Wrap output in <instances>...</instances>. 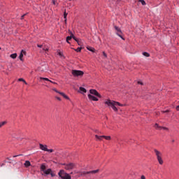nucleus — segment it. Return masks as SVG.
I'll use <instances>...</instances> for the list:
<instances>
[{"instance_id": "nucleus-37", "label": "nucleus", "mask_w": 179, "mask_h": 179, "mask_svg": "<svg viewBox=\"0 0 179 179\" xmlns=\"http://www.w3.org/2000/svg\"><path fill=\"white\" fill-rule=\"evenodd\" d=\"M53 90H54V92H55L56 93H61V92H59V91H57V89H53Z\"/></svg>"}, {"instance_id": "nucleus-40", "label": "nucleus", "mask_w": 179, "mask_h": 179, "mask_svg": "<svg viewBox=\"0 0 179 179\" xmlns=\"http://www.w3.org/2000/svg\"><path fill=\"white\" fill-rule=\"evenodd\" d=\"M50 83H53V85H57V83H55V82H53L52 80H50Z\"/></svg>"}, {"instance_id": "nucleus-25", "label": "nucleus", "mask_w": 179, "mask_h": 179, "mask_svg": "<svg viewBox=\"0 0 179 179\" xmlns=\"http://www.w3.org/2000/svg\"><path fill=\"white\" fill-rule=\"evenodd\" d=\"M143 55H144V57H150V55L146 52H143Z\"/></svg>"}, {"instance_id": "nucleus-29", "label": "nucleus", "mask_w": 179, "mask_h": 179, "mask_svg": "<svg viewBox=\"0 0 179 179\" xmlns=\"http://www.w3.org/2000/svg\"><path fill=\"white\" fill-rule=\"evenodd\" d=\"M139 2H141L142 5H146V2L144 0H139Z\"/></svg>"}, {"instance_id": "nucleus-17", "label": "nucleus", "mask_w": 179, "mask_h": 179, "mask_svg": "<svg viewBox=\"0 0 179 179\" xmlns=\"http://www.w3.org/2000/svg\"><path fill=\"white\" fill-rule=\"evenodd\" d=\"M24 165L25 166V167H30V166H31V164L30 163V161H25Z\"/></svg>"}, {"instance_id": "nucleus-8", "label": "nucleus", "mask_w": 179, "mask_h": 179, "mask_svg": "<svg viewBox=\"0 0 179 179\" xmlns=\"http://www.w3.org/2000/svg\"><path fill=\"white\" fill-rule=\"evenodd\" d=\"M90 94H94V96H96V97L101 98V95L96 90H90Z\"/></svg>"}, {"instance_id": "nucleus-50", "label": "nucleus", "mask_w": 179, "mask_h": 179, "mask_svg": "<svg viewBox=\"0 0 179 179\" xmlns=\"http://www.w3.org/2000/svg\"><path fill=\"white\" fill-rule=\"evenodd\" d=\"M65 24H66V18L64 20Z\"/></svg>"}, {"instance_id": "nucleus-44", "label": "nucleus", "mask_w": 179, "mask_h": 179, "mask_svg": "<svg viewBox=\"0 0 179 179\" xmlns=\"http://www.w3.org/2000/svg\"><path fill=\"white\" fill-rule=\"evenodd\" d=\"M141 179H146V178L145 177V176H141Z\"/></svg>"}, {"instance_id": "nucleus-20", "label": "nucleus", "mask_w": 179, "mask_h": 179, "mask_svg": "<svg viewBox=\"0 0 179 179\" xmlns=\"http://www.w3.org/2000/svg\"><path fill=\"white\" fill-rule=\"evenodd\" d=\"M46 167H45V164H43L41 166V171H45Z\"/></svg>"}, {"instance_id": "nucleus-32", "label": "nucleus", "mask_w": 179, "mask_h": 179, "mask_svg": "<svg viewBox=\"0 0 179 179\" xmlns=\"http://www.w3.org/2000/svg\"><path fill=\"white\" fill-rule=\"evenodd\" d=\"M77 43H78V45H82V41L81 40L77 41Z\"/></svg>"}, {"instance_id": "nucleus-5", "label": "nucleus", "mask_w": 179, "mask_h": 179, "mask_svg": "<svg viewBox=\"0 0 179 179\" xmlns=\"http://www.w3.org/2000/svg\"><path fill=\"white\" fill-rule=\"evenodd\" d=\"M99 169L90 171H83V172H80V176L81 177H85V176H86V174H96V173H99Z\"/></svg>"}, {"instance_id": "nucleus-43", "label": "nucleus", "mask_w": 179, "mask_h": 179, "mask_svg": "<svg viewBox=\"0 0 179 179\" xmlns=\"http://www.w3.org/2000/svg\"><path fill=\"white\" fill-rule=\"evenodd\" d=\"M37 47H38L39 48H41V47H43V45H37Z\"/></svg>"}, {"instance_id": "nucleus-49", "label": "nucleus", "mask_w": 179, "mask_h": 179, "mask_svg": "<svg viewBox=\"0 0 179 179\" xmlns=\"http://www.w3.org/2000/svg\"><path fill=\"white\" fill-rule=\"evenodd\" d=\"M17 156H20V155H14L13 157H17Z\"/></svg>"}, {"instance_id": "nucleus-52", "label": "nucleus", "mask_w": 179, "mask_h": 179, "mask_svg": "<svg viewBox=\"0 0 179 179\" xmlns=\"http://www.w3.org/2000/svg\"><path fill=\"white\" fill-rule=\"evenodd\" d=\"M172 142H174V140H173Z\"/></svg>"}, {"instance_id": "nucleus-34", "label": "nucleus", "mask_w": 179, "mask_h": 179, "mask_svg": "<svg viewBox=\"0 0 179 179\" xmlns=\"http://www.w3.org/2000/svg\"><path fill=\"white\" fill-rule=\"evenodd\" d=\"M46 152H50V153H52V152H54V150L52 149H48V150H46Z\"/></svg>"}, {"instance_id": "nucleus-28", "label": "nucleus", "mask_w": 179, "mask_h": 179, "mask_svg": "<svg viewBox=\"0 0 179 179\" xmlns=\"http://www.w3.org/2000/svg\"><path fill=\"white\" fill-rule=\"evenodd\" d=\"M6 124V122H0V128H2V127H3V125H5Z\"/></svg>"}, {"instance_id": "nucleus-31", "label": "nucleus", "mask_w": 179, "mask_h": 179, "mask_svg": "<svg viewBox=\"0 0 179 179\" xmlns=\"http://www.w3.org/2000/svg\"><path fill=\"white\" fill-rule=\"evenodd\" d=\"M66 16H68V13H66V11H64V19H66Z\"/></svg>"}, {"instance_id": "nucleus-39", "label": "nucleus", "mask_w": 179, "mask_h": 179, "mask_svg": "<svg viewBox=\"0 0 179 179\" xmlns=\"http://www.w3.org/2000/svg\"><path fill=\"white\" fill-rule=\"evenodd\" d=\"M117 106H120V107H122V106H124V105H122V104L120 103L119 102H117Z\"/></svg>"}, {"instance_id": "nucleus-33", "label": "nucleus", "mask_w": 179, "mask_h": 179, "mask_svg": "<svg viewBox=\"0 0 179 179\" xmlns=\"http://www.w3.org/2000/svg\"><path fill=\"white\" fill-rule=\"evenodd\" d=\"M43 50L45 51V52H47V51H48V48H46V47L43 48Z\"/></svg>"}, {"instance_id": "nucleus-1", "label": "nucleus", "mask_w": 179, "mask_h": 179, "mask_svg": "<svg viewBox=\"0 0 179 179\" xmlns=\"http://www.w3.org/2000/svg\"><path fill=\"white\" fill-rule=\"evenodd\" d=\"M105 104H107L108 107H111V108H113V110H114L115 112L118 111V108H117L118 102L108 99L105 102Z\"/></svg>"}, {"instance_id": "nucleus-41", "label": "nucleus", "mask_w": 179, "mask_h": 179, "mask_svg": "<svg viewBox=\"0 0 179 179\" xmlns=\"http://www.w3.org/2000/svg\"><path fill=\"white\" fill-rule=\"evenodd\" d=\"M138 85H143V83H142V82H141V81H138Z\"/></svg>"}, {"instance_id": "nucleus-9", "label": "nucleus", "mask_w": 179, "mask_h": 179, "mask_svg": "<svg viewBox=\"0 0 179 179\" xmlns=\"http://www.w3.org/2000/svg\"><path fill=\"white\" fill-rule=\"evenodd\" d=\"M155 127L156 129H159V131L162 129H164V131H169V128L160 127V126H159V124L157 123L155 124Z\"/></svg>"}, {"instance_id": "nucleus-13", "label": "nucleus", "mask_w": 179, "mask_h": 179, "mask_svg": "<svg viewBox=\"0 0 179 179\" xmlns=\"http://www.w3.org/2000/svg\"><path fill=\"white\" fill-rule=\"evenodd\" d=\"M69 33L71 36L66 37V43H68L69 44H70L69 41L72 40V31H69Z\"/></svg>"}, {"instance_id": "nucleus-53", "label": "nucleus", "mask_w": 179, "mask_h": 179, "mask_svg": "<svg viewBox=\"0 0 179 179\" xmlns=\"http://www.w3.org/2000/svg\"><path fill=\"white\" fill-rule=\"evenodd\" d=\"M69 1H73V0H69Z\"/></svg>"}, {"instance_id": "nucleus-14", "label": "nucleus", "mask_w": 179, "mask_h": 179, "mask_svg": "<svg viewBox=\"0 0 179 179\" xmlns=\"http://www.w3.org/2000/svg\"><path fill=\"white\" fill-rule=\"evenodd\" d=\"M95 138L96 141H103V138H104V136L95 135Z\"/></svg>"}, {"instance_id": "nucleus-18", "label": "nucleus", "mask_w": 179, "mask_h": 179, "mask_svg": "<svg viewBox=\"0 0 179 179\" xmlns=\"http://www.w3.org/2000/svg\"><path fill=\"white\" fill-rule=\"evenodd\" d=\"M79 90H80V93H86V92H87V90L85 89V87H80V88H79Z\"/></svg>"}, {"instance_id": "nucleus-47", "label": "nucleus", "mask_w": 179, "mask_h": 179, "mask_svg": "<svg viewBox=\"0 0 179 179\" xmlns=\"http://www.w3.org/2000/svg\"><path fill=\"white\" fill-rule=\"evenodd\" d=\"M163 113H169V110L163 111Z\"/></svg>"}, {"instance_id": "nucleus-30", "label": "nucleus", "mask_w": 179, "mask_h": 179, "mask_svg": "<svg viewBox=\"0 0 179 179\" xmlns=\"http://www.w3.org/2000/svg\"><path fill=\"white\" fill-rule=\"evenodd\" d=\"M57 52H58V55H59V57H64V55L62 53L61 51L58 50Z\"/></svg>"}, {"instance_id": "nucleus-2", "label": "nucleus", "mask_w": 179, "mask_h": 179, "mask_svg": "<svg viewBox=\"0 0 179 179\" xmlns=\"http://www.w3.org/2000/svg\"><path fill=\"white\" fill-rule=\"evenodd\" d=\"M59 177L62 179H71V177L69 173H66L64 169H62L58 173Z\"/></svg>"}, {"instance_id": "nucleus-10", "label": "nucleus", "mask_w": 179, "mask_h": 179, "mask_svg": "<svg viewBox=\"0 0 179 179\" xmlns=\"http://www.w3.org/2000/svg\"><path fill=\"white\" fill-rule=\"evenodd\" d=\"M88 98L90 100H92L93 101H99V99L90 94H88Z\"/></svg>"}, {"instance_id": "nucleus-16", "label": "nucleus", "mask_w": 179, "mask_h": 179, "mask_svg": "<svg viewBox=\"0 0 179 179\" xmlns=\"http://www.w3.org/2000/svg\"><path fill=\"white\" fill-rule=\"evenodd\" d=\"M59 94H61V96H63L64 99H66L67 100H69V97L66 96L64 92H59Z\"/></svg>"}, {"instance_id": "nucleus-46", "label": "nucleus", "mask_w": 179, "mask_h": 179, "mask_svg": "<svg viewBox=\"0 0 179 179\" xmlns=\"http://www.w3.org/2000/svg\"><path fill=\"white\" fill-rule=\"evenodd\" d=\"M177 111H179V106H176Z\"/></svg>"}, {"instance_id": "nucleus-42", "label": "nucleus", "mask_w": 179, "mask_h": 179, "mask_svg": "<svg viewBox=\"0 0 179 179\" xmlns=\"http://www.w3.org/2000/svg\"><path fill=\"white\" fill-rule=\"evenodd\" d=\"M57 100H59V101H61V99L58 96H56Z\"/></svg>"}, {"instance_id": "nucleus-15", "label": "nucleus", "mask_w": 179, "mask_h": 179, "mask_svg": "<svg viewBox=\"0 0 179 179\" xmlns=\"http://www.w3.org/2000/svg\"><path fill=\"white\" fill-rule=\"evenodd\" d=\"M51 171H52V170H51V169H48L47 170H45L43 173L46 176H48V174H51Z\"/></svg>"}, {"instance_id": "nucleus-23", "label": "nucleus", "mask_w": 179, "mask_h": 179, "mask_svg": "<svg viewBox=\"0 0 179 179\" xmlns=\"http://www.w3.org/2000/svg\"><path fill=\"white\" fill-rule=\"evenodd\" d=\"M104 139H106V141H110L111 139V136H103Z\"/></svg>"}, {"instance_id": "nucleus-12", "label": "nucleus", "mask_w": 179, "mask_h": 179, "mask_svg": "<svg viewBox=\"0 0 179 179\" xmlns=\"http://www.w3.org/2000/svg\"><path fill=\"white\" fill-rule=\"evenodd\" d=\"M23 55H26V51L22 50L19 56V59H20V61H23Z\"/></svg>"}, {"instance_id": "nucleus-11", "label": "nucleus", "mask_w": 179, "mask_h": 179, "mask_svg": "<svg viewBox=\"0 0 179 179\" xmlns=\"http://www.w3.org/2000/svg\"><path fill=\"white\" fill-rule=\"evenodd\" d=\"M39 148L41 150H44V152H47V150H48V148H47V145H45L39 144Z\"/></svg>"}, {"instance_id": "nucleus-51", "label": "nucleus", "mask_w": 179, "mask_h": 179, "mask_svg": "<svg viewBox=\"0 0 179 179\" xmlns=\"http://www.w3.org/2000/svg\"><path fill=\"white\" fill-rule=\"evenodd\" d=\"M71 174H73V173L71 172Z\"/></svg>"}, {"instance_id": "nucleus-35", "label": "nucleus", "mask_w": 179, "mask_h": 179, "mask_svg": "<svg viewBox=\"0 0 179 179\" xmlns=\"http://www.w3.org/2000/svg\"><path fill=\"white\" fill-rule=\"evenodd\" d=\"M51 177H55V173H52V171L50 172Z\"/></svg>"}, {"instance_id": "nucleus-45", "label": "nucleus", "mask_w": 179, "mask_h": 179, "mask_svg": "<svg viewBox=\"0 0 179 179\" xmlns=\"http://www.w3.org/2000/svg\"><path fill=\"white\" fill-rule=\"evenodd\" d=\"M24 16H26V14L23 15L21 17V19H24Z\"/></svg>"}, {"instance_id": "nucleus-24", "label": "nucleus", "mask_w": 179, "mask_h": 179, "mask_svg": "<svg viewBox=\"0 0 179 179\" xmlns=\"http://www.w3.org/2000/svg\"><path fill=\"white\" fill-rule=\"evenodd\" d=\"M19 82H24L25 85H27V83L26 82V80H24V79L23 78H19L18 79Z\"/></svg>"}, {"instance_id": "nucleus-19", "label": "nucleus", "mask_w": 179, "mask_h": 179, "mask_svg": "<svg viewBox=\"0 0 179 179\" xmlns=\"http://www.w3.org/2000/svg\"><path fill=\"white\" fill-rule=\"evenodd\" d=\"M87 49L88 50V51H91V52H94L95 51V49L90 46L87 47Z\"/></svg>"}, {"instance_id": "nucleus-6", "label": "nucleus", "mask_w": 179, "mask_h": 179, "mask_svg": "<svg viewBox=\"0 0 179 179\" xmlns=\"http://www.w3.org/2000/svg\"><path fill=\"white\" fill-rule=\"evenodd\" d=\"M114 29H115V30H116L117 36L120 37V38H122V40H124V37H122V31H121V29L117 26H115Z\"/></svg>"}, {"instance_id": "nucleus-48", "label": "nucleus", "mask_w": 179, "mask_h": 179, "mask_svg": "<svg viewBox=\"0 0 179 179\" xmlns=\"http://www.w3.org/2000/svg\"><path fill=\"white\" fill-rule=\"evenodd\" d=\"M0 166L2 167V166H5V164H1Z\"/></svg>"}, {"instance_id": "nucleus-7", "label": "nucleus", "mask_w": 179, "mask_h": 179, "mask_svg": "<svg viewBox=\"0 0 179 179\" xmlns=\"http://www.w3.org/2000/svg\"><path fill=\"white\" fill-rule=\"evenodd\" d=\"M62 166H64L65 170H72L73 169V167H75V164H73V163L62 164Z\"/></svg>"}, {"instance_id": "nucleus-38", "label": "nucleus", "mask_w": 179, "mask_h": 179, "mask_svg": "<svg viewBox=\"0 0 179 179\" xmlns=\"http://www.w3.org/2000/svg\"><path fill=\"white\" fill-rule=\"evenodd\" d=\"M53 5H57V1L55 0H52Z\"/></svg>"}, {"instance_id": "nucleus-21", "label": "nucleus", "mask_w": 179, "mask_h": 179, "mask_svg": "<svg viewBox=\"0 0 179 179\" xmlns=\"http://www.w3.org/2000/svg\"><path fill=\"white\" fill-rule=\"evenodd\" d=\"M41 80H46V82H51V80L48 79V78H40Z\"/></svg>"}, {"instance_id": "nucleus-4", "label": "nucleus", "mask_w": 179, "mask_h": 179, "mask_svg": "<svg viewBox=\"0 0 179 179\" xmlns=\"http://www.w3.org/2000/svg\"><path fill=\"white\" fill-rule=\"evenodd\" d=\"M71 73L75 78H78V76H83L85 74V73L80 70H72Z\"/></svg>"}, {"instance_id": "nucleus-27", "label": "nucleus", "mask_w": 179, "mask_h": 179, "mask_svg": "<svg viewBox=\"0 0 179 179\" xmlns=\"http://www.w3.org/2000/svg\"><path fill=\"white\" fill-rule=\"evenodd\" d=\"M75 51H76V52H80V51H82V47L78 48L77 49L75 50Z\"/></svg>"}, {"instance_id": "nucleus-3", "label": "nucleus", "mask_w": 179, "mask_h": 179, "mask_svg": "<svg viewBox=\"0 0 179 179\" xmlns=\"http://www.w3.org/2000/svg\"><path fill=\"white\" fill-rule=\"evenodd\" d=\"M154 152L157 156V161L159 162V164H163L164 162H163V159H162V152H160V151L155 149Z\"/></svg>"}, {"instance_id": "nucleus-36", "label": "nucleus", "mask_w": 179, "mask_h": 179, "mask_svg": "<svg viewBox=\"0 0 179 179\" xmlns=\"http://www.w3.org/2000/svg\"><path fill=\"white\" fill-rule=\"evenodd\" d=\"M103 55L104 58H107V54L106 53V52H103Z\"/></svg>"}, {"instance_id": "nucleus-22", "label": "nucleus", "mask_w": 179, "mask_h": 179, "mask_svg": "<svg viewBox=\"0 0 179 179\" xmlns=\"http://www.w3.org/2000/svg\"><path fill=\"white\" fill-rule=\"evenodd\" d=\"M16 57H17V54H16V53H13V54L10 55V58H13V59H16Z\"/></svg>"}, {"instance_id": "nucleus-26", "label": "nucleus", "mask_w": 179, "mask_h": 179, "mask_svg": "<svg viewBox=\"0 0 179 179\" xmlns=\"http://www.w3.org/2000/svg\"><path fill=\"white\" fill-rule=\"evenodd\" d=\"M71 37L72 38H73V40H75V41H78L79 39L76 38V37H75V36L73 35V34H71Z\"/></svg>"}]
</instances>
